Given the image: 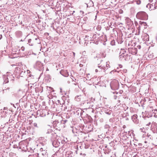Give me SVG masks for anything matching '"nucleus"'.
Listing matches in <instances>:
<instances>
[{"label":"nucleus","instance_id":"obj_1","mask_svg":"<svg viewBox=\"0 0 157 157\" xmlns=\"http://www.w3.org/2000/svg\"><path fill=\"white\" fill-rule=\"evenodd\" d=\"M53 126L54 128L58 130H60L61 128L65 127V125L61 123V121L60 122L58 121L53 122Z\"/></svg>","mask_w":157,"mask_h":157},{"label":"nucleus","instance_id":"obj_2","mask_svg":"<svg viewBox=\"0 0 157 157\" xmlns=\"http://www.w3.org/2000/svg\"><path fill=\"white\" fill-rule=\"evenodd\" d=\"M137 18L144 20L147 19L148 15L144 11H141L138 12L136 15Z\"/></svg>","mask_w":157,"mask_h":157},{"label":"nucleus","instance_id":"obj_3","mask_svg":"<svg viewBox=\"0 0 157 157\" xmlns=\"http://www.w3.org/2000/svg\"><path fill=\"white\" fill-rule=\"evenodd\" d=\"M111 88L114 90H118L119 88V84L117 80L112 81L110 84Z\"/></svg>","mask_w":157,"mask_h":157},{"label":"nucleus","instance_id":"obj_4","mask_svg":"<svg viewBox=\"0 0 157 157\" xmlns=\"http://www.w3.org/2000/svg\"><path fill=\"white\" fill-rule=\"evenodd\" d=\"M130 55H129L127 53H124V55H120L119 58L121 60H128L130 58Z\"/></svg>","mask_w":157,"mask_h":157},{"label":"nucleus","instance_id":"obj_5","mask_svg":"<svg viewBox=\"0 0 157 157\" xmlns=\"http://www.w3.org/2000/svg\"><path fill=\"white\" fill-rule=\"evenodd\" d=\"M36 68L40 71H42L44 68L43 64L39 61L36 62Z\"/></svg>","mask_w":157,"mask_h":157},{"label":"nucleus","instance_id":"obj_6","mask_svg":"<svg viewBox=\"0 0 157 157\" xmlns=\"http://www.w3.org/2000/svg\"><path fill=\"white\" fill-rule=\"evenodd\" d=\"M151 130L154 133H157V124L154 123L152 124Z\"/></svg>","mask_w":157,"mask_h":157},{"label":"nucleus","instance_id":"obj_7","mask_svg":"<svg viewBox=\"0 0 157 157\" xmlns=\"http://www.w3.org/2000/svg\"><path fill=\"white\" fill-rule=\"evenodd\" d=\"M83 112V111L81 109H80L74 112V113L77 116H82Z\"/></svg>","mask_w":157,"mask_h":157},{"label":"nucleus","instance_id":"obj_8","mask_svg":"<svg viewBox=\"0 0 157 157\" xmlns=\"http://www.w3.org/2000/svg\"><path fill=\"white\" fill-rule=\"evenodd\" d=\"M137 115L136 114H134L132 117V119L133 122L135 124H137L139 123V120L137 119Z\"/></svg>","mask_w":157,"mask_h":157},{"label":"nucleus","instance_id":"obj_9","mask_svg":"<svg viewBox=\"0 0 157 157\" xmlns=\"http://www.w3.org/2000/svg\"><path fill=\"white\" fill-rule=\"evenodd\" d=\"M58 103V105H59V106H60L62 108H61V109H63V105H64V102L63 100H62L61 101L58 100L57 101Z\"/></svg>","mask_w":157,"mask_h":157},{"label":"nucleus","instance_id":"obj_10","mask_svg":"<svg viewBox=\"0 0 157 157\" xmlns=\"http://www.w3.org/2000/svg\"><path fill=\"white\" fill-rule=\"evenodd\" d=\"M90 38H91V40L92 41H95L98 40L97 35L95 34H92V35H90Z\"/></svg>","mask_w":157,"mask_h":157},{"label":"nucleus","instance_id":"obj_11","mask_svg":"<svg viewBox=\"0 0 157 157\" xmlns=\"http://www.w3.org/2000/svg\"><path fill=\"white\" fill-rule=\"evenodd\" d=\"M52 144L54 147H56L59 146V143L56 140H54L52 142Z\"/></svg>","mask_w":157,"mask_h":157},{"label":"nucleus","instance_id":"obj_12","mask_svg":"<svg viewBox=\"0 0 157 157\" xmlns=\"http://www.w3.org/2000/svg\"><path fill=\"white\" fill-rule=\"evenodd\" d=\"M25 70L21 69L20 71L18 72V73L21 76L23 77L25 74Z\"/></svg>","mask_w":157,"mask_h":157},{"label":"nucleus","instance_id":"obj_13","mask_svg":"<svg viewBox=\"0 0 157 157\" xmlns=\"http://www.w3.org/2000/svg\"><path fill=\"white\" fill-rule=\"evenodd\" d=\"M60 73L64 77H67L68 76V74L66 71H61Z\"/></svg>","mask_w":157,"mask_h":157},{"label":"nucleus","instance_id":"obj_14","mask_svg":"<svg viewBox=\"0 0 157 157\" xmlns=\"http://www.w3.org/2000/svg\"><path fill=\"white\" fill-rule=\"evenodd\" d=\"M144 123L146 126L145 127L146 128H148L151 124V122H147L146 121H145Z\"/></svg>","mask_w":157,"mask_h":157},{"label":"nucleus","instance_id":"obj_15","mask_svg":"<svg viewBox=\"0 0 157 157\" xmlns=\"http://www.w3.org/2000/svg\"><path fill=\"white\" fill-rule=\"evenodd\" d=\"M16 34L17 37H20L22 36V33L21 31H18L16 32Z\"/></svg>","mask_w":157,"mask_h":157},{"label":"nucleus","instance_id":"obj_16","mask_svg":"<svg viewBox=\"0 0 157 157\" xmlns=\"http://www.w3.org/2000/svg\"><path fill=\"white\" fill-rule=\"evenodd\" d=\"M146 24V23L144 22H141V21L139 22V25L138 28H141L143 26H145Z\"/></svg>","mask_w":157,"mask_h":157},{"label":"nucleus","instance_id":"obj_17","mask_svg":"<svg viewBox=\"0 0 157 157\" xmlns=\"http://www.w3.org/2000/svg\"><path fill=\"white\" fill-rule=\"evenodd\" d=\"M146 24V23L144 22H141V21L139 22V25L138 28H141L143 26H145Z\"/></svg>","mask_w":157,"mask_h":157},{"label":"nucleus","instance_id":"obj_18","mask_svg":"<svg viewBox=\"0 0 157 157\" xmlns=\"http://www.w3.org/2000/svg\"><path fill=\"white\" fill-rule=\"evenodd\" d=\"M146 24V23L144 22H141V21L139 22V25L138 28H141L143 26H145Z\"/></svg>","mask_w":157,"mask_h":157},{"label":"nucleus","instance_id":"obj_19","mask_svg":"<svg viewBox=\"0 0 157 157\" xmlns=\"http://www.w3.org/2000/svg\"><path fill=\"white\" fill-rule=\"evenodd\" d=\"M29 157H39V154L36 153L34 154L30 155H29Z\"/></svg>","mask_w":157,"mask_h":157},{"label":"nucleus","instance_id":"obj_20","mask_svg":"<svg viewBox=\"0 0 157 157\" xmlns=\"http://www.w3.org/2000/svg\"><path fill=\"white\" fill-rule=\"evenodd\" d=\"M4 83H7L9 82L8 78L6 76H5L4 77Z\"/></svg>","mask_w":157,"mask_h":157},{"label":"nucleus","instance_id":"obj_21","mask_svg":"<svg viewBox=\"0 0 157 157\" xmlns=\"http://www.w3.org/2000/svg\"><path fill=\"white\" fill-rule=\"evenodd\" d=\"M124 53H127L125 50L124 49H121L120 53V55H124Z\"/></svg>","mask_w":157,"mask_h":157},{"label":"nucleus","instance_id":"obj_22","mask_svg":"<svg viewBox=\"0 0 157 157\" xmlns=\"http://www.w3.org/2000/svg\"><path fill=\"white\" fill-rule=\"evenodd\" d=\"M80 95L77 96L75 98V100L77 101H79L80 100Z\"/></svg>","mask_w":157,"mask_h":157},{"label":"nucleus","instance_id":"obj_23","mask_svg":"<svg viewBox=\"0 0 157 157\" xmlns=\"http://www.w3.org/2000/svg\"><path fill=\"white\" fill-rule=\"evenodd\" d=\"M21 69L18 67H16L15 68V71L17 73H18V72H20Z\"/></svg>","mask_w":157,"mask_h":157},{"label":"nucleus","instance_id":"obj_24","mask_svg":"<svg viewBox=\"0 0 157 157\" xmlns=\"http://www.w3.org/2000/svg\"><path fill=\"white\" fill-rule=\"evenodd\" d=\"M34 126L35 127L37 128H39L40 127V125L39 124H38L36 123H34L33 124Z\"/></svg>","mask_w":157,"mask_h":157},{"label":"nucleus","instance_id":"obj_25","mask_svg":"<svg viewBox=\"0 0 157 157\" xmlns=\"http://www.w3.org/2000/svg\"><path fill=\"white\" fill-rule=\"evenodd\" d=\"M32 41V40L31 39H29L28 40V43L29 44V45L30 46H33V43H31Z\"/></svg>","mask_w":157,"mask_h":157},{"label":"nucleus","instance_id":"obj_26","mask_svg":"<svg viewBox=\"0 0 157 157\" xmlns=\"http://www.w3.org/2000/svg\"><path fill=\"white\" fill-rule=\"evenodd\" d=\"M98 71L101 72L102 71V68L101 67V66H98Z\"/></svg>","mask_w":157,"mask_h":157},{"label":"nucleus","instance_id":"obj_27","mask_svg":"<svg viewBox=\"0 0 157 157\" xmlns=\"http://www.w3.org/2000/svg\"><path fill=\"white\" fill-rule=\"evenodd\" d=\"M67 120H62L61 121V122L62 124H63L64 125V124L67 121Z\"/></svg>","mask_w":157,"mask_h":157},{"label":"nucleus","instance_id":"obj_28","mask_svg":"<svg viewBox=\"0 0 157 157\" xmlns=\"http://www.w3.org/2000/svg\"><path fill=\"white\" fill-rule=\"evenodd\" d=\"M52 131L51 129H49L48 130L47 132H46V133L48 134L52 132Z\"/></svg>","mask_w":157,"mask_h":157},{"label":"nucleus","instance_id":"obj_29","mask_svg":"<svg viewBox=\"0 0 157 157\" xmlns=\"http://www.w3.org/2000/svg\"><path fill=\"white\" fill-rule=\"evenodd\" d=\"M101 68H102V70H103V71H105V70H107L108 69V68H107L106 69V68L104 66L103 67H101Z\"/></svg>","mask_w":157,"mask_h":157},{"label":"nucleus","instance_id":"obj_30","mask_svg":"<svg viewBox=\"0 0 157 157\" xmlns=\"http://www.w3.org/2000/svg\"><path fill=\"white\" fill-rule=\"evenodd\" d=\"M136 3L137 5H140L141 3V1L140 0H138L136 1Z\"/></svg>","mask_w":157,"mask_h":157},{"label":"nucleus","instance_id":"obj_31","mask_svg":"<svg viewBox=\"0 0 157 157\" xmlns=\"http://www.w3.org/2000/svg\"><path fill=\"white\" fill-rule=\"evenodd\" d=\"M115 42L114 40L112 41L111 42V44L112 45H115Z\"/></svg>","mask_w":157,"mask_h":157},{"label":"nucleus","instance_id":"obj_32","mask_svg":"<svg viewBox=\"0 0 157 157\" xmlns=\"http://www.w3.org/2000/svg\"><path fill=\"white\" fill-rule=\"evenodd\" d=\"M101 56L103 57H104V58L105 57L106 54L105 53V52L102 53V54H101Z\"/></svg>","mask_w":157,"mask_h":157},{"label":"nucleus","instance_id":"obj_33","mask_svg":"<svg viewBox=\"0 0 157 157\" xmlns=\"http://www.w3.org/2000/svg\"><path fill=\"white\" fill-rule=\"evenodd\" d=\"M47 153L46 151H45V150H44V151H43V152L41 153L42 155H45V154Z\"/></svg>","mask_w":157,"mask_h":157},{"label":"nucleus","instance_id":"obj_34","mask_svg":"<svg viewBox=\"0 0 157 157\" xmlns=\"http://www.w3.org/2000/svg\"><path fill=\"white\" fill-rule=\"evenodd\" d=\"M146 36L147 37V38L146 39V40L147 41L149 40V37H148V35H147V34L146 35Z\"/></svg>","mask_w":157,"mask_h":157},{"label":"nucleus","instance_id":"obj_35","mask_svg":"<svg viewBox=\"0 0 157 157\" xmlns=\"http://www.w3.org/2000/svg\"><path fill=\"white\" fill-rule=\"evenodd\" d=\"M73 84L75 86H77V87H78V83L76 82L73 83Z\"/></svg>","mask_w":157,"mask_h":157},{"label":"nucleus","instance_id":"obj_36","mask_svg":"<svg viewBox=\"0 0 157 157\" xmlns=\"http://www.w3.org/2000/svg\"><path fill=\"white\" fill-rule=\"evenodd\" d=\"M117 71L116 70H113L111 71L110 72V73H111V74H112L113 72H117Z\"/></svg>","mask_w":157,"mask_h":157},{"label":"nucleus","instance_id":"obj_37","mask_svg":"<svg viewBox=\"0 0 157 157\" xmlns=\"http://www.w3.org/2000/svg\"><path fill=\"white\" fill-rule=\"evenodd\" d=\"M109 121L110 122H113V119L112 118H110L109 120Z\"/></svg>","mask_w":157,"mask_h":157},{"label":"nucleus","instance_id":"obj_38","mask_svg":"<svg viewBox=\"0 0 157 157\" xmlns=\"http://www.w3.org/2000/svg\"><path fill=\"white\" fill-rule=\"evenodd\" d=\"M147 8L149 7L150 8H151V4H148L147 5Z\"/></svg>","mask_w":157,"mask_h":157},{"label":"nucleus","instance_id":"obj_39","mask_svg":"<svg viewBox=\"0 0 157 157\" xmlns=\"http://www.w3.org/2000/svg\"><path fill=\"white\" fill-rule=\"evenodd\" d=\"M155 6H157V1L155 2Z\"/></svg>","mask_w":157,"mask_h":157},{"label":"nucleus","instance_id":"obj_40","mask_svg":"<svg viewBox=\"0 0 157 157\" xmlns=\"http://www.w3.org/2000/svg\"><path fill=\"white\" fill-rule=\"evenodd\" d=\"M40 150L41 151H44L43 149L42 148H40Z\"/></svg>","mask_w":157,"mask_h":157},{"label":"nucleus","instance_id":"obj_41","mask_svg":"<svg viewBox=\"0 0 157 157\" xmlns=\"http://www.w3.org/2000/svg\"><path fill=\"white\" fill-rule=\"evenodd\" d=\"M109 66V65L108 64H106V67H108Z\"/></svg>","mask_w":157,"mask_h":157},{"label":"nucleus","instance_id":"obj_42","mask_svg":"<svg viewBox=\"0 0 157 157\" xmlns=\"http://www.w3.org/2000/svg\"><path fill=\"white\" fill-rule=\"evenodd\" d=\"M109 126L108 125H106L105 126V128H108V127H109Z\"/></svg>","mask_w":157,"mask_h":157},{"label":"nucleus","instance_id":"obj_43","mask_svg":"<svg viewBox=\"0 0 157 157\" xmlns=\"http://www.w3.org/2000/svg\"><path fill=\"white\" fill-rule=\"evenodd\" d=\"M95 71L96 72H98V68L96 69L95 70Z\"/></svg>","mask_w":157,"mask_h":157},{"label":"nucleus","instance_id":"obj_44","mask_svg":"<svg viewBox=\"0 0 157 157\" xmlns=\"http://www.w3.org/2000/svg\"><path fill=\"white\" fill-rule=\"evenodd\" d=\"M129 21L130 22V24H131V23L132 24H133L132 21H131L130 20H129Z\"/></svg>","mask_w":157,"mask_h":157},{"label":"nucleus","instance_id":"obj_45","mask_svg":"<svg viewBox=\"0 0 157 157\" xmlns=\"http://www.w3.org/2000/svg\"><path fill=\"white\" fill-rule=\"evenodd\" d=\"M126 128V126L125 125H124L123 126V128Z\"/></svg>","mask_w":157,"mask_h":157},{"label":"nucleus","instance_id":"obj_46","mask_svg":"<svg viewBox=\"0 0 157 157\" xmlns=\"http://www.w3.org/2000/svg\"><path fill=\"white\" fill-rule=\"evenodd\" d=\"M147 136H148V137H150V136H151V135H150V134L148 135V134H147Z\"/></svg>","mask_w":157,"mask_h":157},{"label":"nucleus","instance_id":"obj_47","mask_svg":"<svg viewBox=\"0 0 157 157\" xmlns=\"http://www.w3.org/2000/svg\"><path fill=\"white\" fill-rule=\"evenodd\" d=\"M90 78H89V77H88V80H90Z\"/></svg>","mask_w":157,"mask_h":157},{"label":"nucleus","instance_id":"obj_48","mask_svg":"<svg viewBox=\"0 0 157 157\" xmlns=\"http://www.w3.org/2000/svg\"><path fill=\"white\" fill-rule=\"evenodd\" d=\"M140 48H141L140 46H139V48H139V49H140Z\"/></svg>","mask_w":157,"mask_h":157},{"label":"nucleus","instance_id":"obj_49","mask_svg":"<svg viewBox=\"0 0 157 157\" xmlns=\"http://www.w3.org/2000/svg\"><path fill=\"white\" fill-rule=\"evenodd\" d=\"M120 68H121V67H122V65H120Z\"/></svg>","mask_w":157,"mask_h":157},{"label":"nucleus","instance_id":"obj_50","mask_svg":"<svg viewBox=\"0 0 157 157\" xmlns=\"http://www.w3.org/2000/svg\"><path fill=\"white\" fill-rule=\"evenodd\" d=\"M6 107H4V109H4V110H5V109H6Z\"/></svg>","mask_w":157,"mask_h":157},{"label":"nucleus","instance_id":"obj_51","mask_svg":"<svg viewBox=\"0 0 157 157\" xmlns=\"http://www.w3.org/2000/svg\"><path fill=\"white\" fill-rule=\"evenodd\" d=\"M73 55H74V56H75V53L74 52H73Z\"/></svg>","mask_w":157,"mask_h":157},{"label":"nucleus","instance_id":"obj_52","mask_svg":"<svg viewBox=\"0 0 157 157\" xmlns=\"http://www.w3.org/2000/svg\"><path fill=\"white\" fill-rule=\"evenodd\" d=\"M144 142H145V143H147V142L146 141H145Z\"/></svg>","mask_w":157,"mask_h":157},{"label":"nucleus","instance_id":"obj_53","mask_svg":"<svg viewBox=\"0 0 157 157\" xmlns=\"http://www.w3.org/2000/svg\"><path fill=\"white\" fill-rule=\"evenodd\" d=\"M130 44L129 43L128 44V46H130Z\"/></svg>","mask_w":157,"mask_h":157},{"label":"nucleus","instance_id":"obj_54","mask_svg":"<svg viewBox=\"0 0 157 157\" xmlns=\"http://www.w3.org/2000/svg\"><path fill=\"white\" fill-rule=\"evenodd\" d=\"M12 66L13 67V66H15V65H13Z\"/></svg>","mask_w":157,"mask_h":157},{"label":"nucleus","instance_id":"obj_55","mask_svg":"<svg viewBox=\"0 0 157 157\" xmlns=\"http://www.w3.org/2000/svg\"><path fill=\"white\" fill-rule=\"evenodd\" d=\"M83 155H86V154H83Z\"/></svg>","mask_w":157,"mask_h":157},{"label":"nucleus","instance_id":"obj_56","mask_svg":"<svg viewBox=\"0 0 157 157\" xmlns=\"http://www.w3.org/2000/svg\"><path fill=\"white\" fill-rule=\"evenodd\" d=\"M82 153H80V155H82Z\"/></svg>","mask_w":157,"mask_h":157},{"label":"nucleus","instance_id":"obj_57","mask_svg":"<svg viewBox=\"0 0 157 157\" xmlns=\"http://www.w3.org/2000/svg\"><path fill=\"white\" fill-rule=\"evenodd\" d=\"M122 42H121L120 43V44H121V43H122Z\"/></svg>","mask_w":157,"mask_h":157},{"label":"nucleus","instance_id":"obj_58","mask_svg":"<svg viewBox=\"0 0 157 157\" xmlns=\"http://www.w3.org/2000/svg\"><path fill=\"white\" fill-rule=\"evenodd\" d=\"M37 39V38H36L35 39L36 40Z\"/></svg>","mask_w":157,"mask_h":157},{"label":"nucleus","instance_id":"obj_59","mask_svg":"<svg viewBox=\"0 0 157 157\" xmlns=\"http://www.w3.org/2000/svg\"><path fill=\"white\" fill-rule=\"evenodd\" d=\"M29 71V70H27V72H28V71Z\"/></svg>","mask_w":157,"mask_h":157},{"label":"nucleus","instance_id":"obj_60","mask_svg":"<svg viewBox=\"0 0 157 157\" xmlns=\"http://www.w3.org/2000/svg\"><path fill=\"white\" fill-rule=\"evenodd\" d=\"M7 89H9V88H7Z\"/></svg>","mask_w":157,"mask_h":157}]
</instances>
